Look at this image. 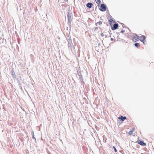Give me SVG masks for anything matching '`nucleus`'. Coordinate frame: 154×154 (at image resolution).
Instances as JSON below:
<instances>
[{"label": "nucleus", "mask_w": 154, "mask_h": 154, "mask_svg": "<svg viewBox=\"0 0 154 154\" xmlns=\"http://www.w3.org/2000/svg\"><path fill=\"white\" fill-rule=\"evenodd\" d=\"M138 35L136 34H134L132 37V40L134 42H136L138 41Z\"/></svg>", "instance_id": "1"}, {"label": "nucleus", "mask_w": 154, "mask_h": 154, "mask_svg": "<svg viewBox=\"0 0 154 154\" xmlns=\"http://www.w3.org/2000/svg\"><path fill=\"white\" fill-rule=\"evenodd\" d=\"M136 143L143 146H145L146 145L145 143H144L143 141H140V140H138L136 142Z\"/></svg>", "instance_id": "2"}, {"label": "nucleus", "mask_w": 154, "mask_h": 154, "mask_svg": "<svg viewBox=\"0 0 154 154\" xmlns=\"http://www.w3.org/2000/svg\"><path fill=\"white\" fill-rule=\"evenodd\" d=\"M100 10L101 11H106V5L103 4H102L101 5Z\"/></svg>", "instance_id": "3"}, {"label": "nucleus", "mask_w": 154, "mask_h": 154, "mask_svg": "<svg viewBox=\"0 0 154 154\" xmlns=\"http://www.w3.org/2000/svg\"><path fill=\"white\" fill-rule=\"evenodd\" d=\"M140 40L141 42H143V44H144V41L146 38V37L144 35H143L139 37Z\"/></svg>", "instance_id": "4"}, {"label": "nucleus", "mask_w": 154, "mask_h": 154, "mask_svg": "<svg viewBox=\"0 0 154 154\" xmlns=\"http://www.w3.org/2000/svg\"><path fill=\"white\" fill-rule=\"evenodd\" d=\"M119 26V25L118 23H116L114 24L113 25V28H112V30H114L116 29Z\"/></svg>", "instance_id": "5"}, {"label": "nucleus", "mask_w": 154, "mask_h": 154, "mask_svg": "<svg viewBox=\"0 0 154 154\" xmlns=\"http://www.w3.org/2000/svg\"><path fill=\"white\" fill-rule=\"evenodd\" d=\"M118 119H121L122 121H124L126 119V117L125 116L123 117L122 116H121L120 117H119Z\"/></svg>", "instance_id": "6"}, {"label": "nucleus", "mask_w": 154, "mask_h": 154, "mask_svg": "<svg viewBox=\"0 0 154 154\" xmlns=\"http://www.w3.org/2000/svg\"><path fill=\"white\" fill-rule=\"evenodd\" d=\"M68 19L69 22L71 23L72 21L71 16L70 15L68 14L67 15Z\"/></svg>", "instance_id": "7"}, {"label": "nucleus", "mask_w": 154, "mask_h": 154, "mask_svg": "<svg viewBox=\"0 0 154 154\" xmlns=\"http://www.w3.org/2000/svg\"><path fill=\"white\" fill-rule=\"evenodd\" d=\"M92 5V4L91 3H88L87 4L86 6L89 8H91Z\"/></svg>", "instance_id": "8"}, {"label": "nucleus", "mask_w": 154, "mask_h": 154, "mask_svg": "<svg viewBox=\"0 0 154 154\" xmlns=\"http://www.w3.org/2000/svg\"><path fill=\"white\" fill-rule=\"evenodd\" d=\"M134 130V128H133L131 131H129L128 132V134L130 135H131L133 134Z\"/></svg>", "instance_id": "9"}, {"label": "nucleus", "mask_w": 154, "mask_h": 154, "mask_svg": "<svg viewBox=\"0 0 154 154\" xmlns=\"http://www.w3.org/2000/svg\"><path fill=\"white\" fill-rule=\"evenodd\" d=\"M135 46L137 47V48H138L140 47V45L139 43H136L135 44Z\"/></svg>", "instance_id": "10"}, {"label": "nucleus", "mask_w": 154, "mask_h": 154, "mask_svg": "<svg viewBox=\"0 0 154 154\" xmlns=\"http://www.w3.org/2000/svg\"><path fill=\"white\" fill-rule=\"evenodd\" d=\"M95 1L97 4H100L101 2L100 0H95Z\"/></svg>", "instance_id": "11"}, {"label": "nucleus", "mask_w": 154, "mask_h": 154, "mask_svg": "<svg viewBox=\"0 0 154 154\" xmlns=\"http://www.w3.org/2000/svg\"><path fill=\"white\" fill-rule=\"evenodd\" d=\"M97 23L99 25H101L102 24V22L101 21H99L97 24Z\"/></svg>", "instance_id": "12"}, {"label": "nucleus", "mask_w": 154, "mask_h": 154, "mask_svg": "<svg viewBox=\"0 0 154 154\" xmlns=\"http://www.w3.org/2000/svg\"><path fill=\"white\" fill-rule=\"evenodd\" d=\"M109 21L110 23H111L112 22H113V21L112 19H110L109 20Z\"/></svg>", "instance_id": "13"}, {"label": "nucleus", "mask_w": 154, "mask_h": 154, "mask_svg": "<svg viewBox=\"0 0 154 154\" xmlns=\"http://www.w3.org/2000/svg\"><path fill=\"white\" fill-rule=\"evenodd\" d=\"M113 148L114 149V150H115V152H117V150L116 149V148L115 147V146H113Z\"/></svg>", "instance_id": "14"}, {"label": "nucleus", "mask_w": 154, "mask_h": 154, "mask_svg": "<svg viewBox=\"0 0 154 154\" xmlns=\"http://www.w3.org/2000/svg\"><path fill=\"white\" fill-rule=\"evenodd\" d=\"M125 32V30L123 29H122L121 31V33H123V32Z\"/></svg>", "instance_id": "15"}, {"label": "nucleus", "mask_w": 154, "mask_h": 154, "mask_svg": "<svg viewBox=\"0 0 154 154\" xmlns=\"http://www.w3.org/2000/svg\"><path fill=\"white\" fill-rule=\"evenodd\" d=\"M113 40V39H112V38H111V40L112 41V40Z\"/></svg>", "instance_id": "16"}]
</instances>
